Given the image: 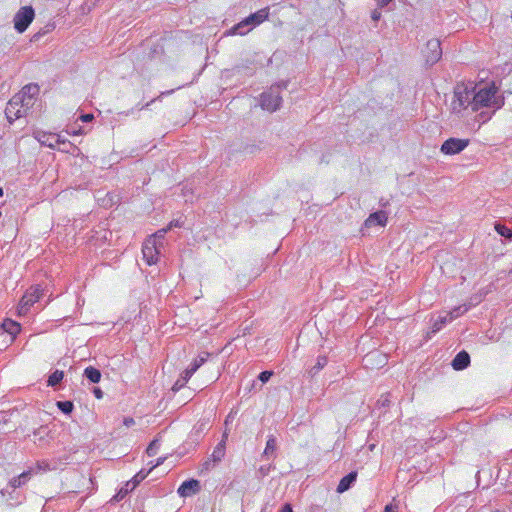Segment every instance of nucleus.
Returning <instances> with one entry per match:
<instances>
[{"label": "nucleus", "instance_id": "1", "mask_svg": "<svg viewBox=\"0 0 512 512\" xmlns=\"http://www.w3.org/2000/svg\"><path fill=\"white\" fill-rule=\"evenodd\" d=\"M472 111L477 112L481 109H491V112H481L480 120L484 123L491 119L492 115L504 106L505 99L501 95L498 87L494 83L477 84L472 87Z\"/></svg>", "mask_w": 512, "mask_h": 512}, {"label": "nucleus", "instance_id": "2", "mask_svg": "<svg viewBox=\"0 0 512 512\" xmlns=\"http://www.w3.org/2000/svg\"><path fill=\"white\" fill-rule=\"evenodd\" d=\"M39 87L37 84H28L15 94L7 103L5 115L10 123L28 114L34 106Z\"/></svg>", "mask_w": 512, "mask_h": 512}, {"label": "nucleus", "instance_id": "3", "mask_svg": "<svg viewBox=\"0 0 512 512\" xmlns=\"http://www.w3.org/2000/svg\"><path fill=\"white\" fill-rule=\"evenodd\" d=\"M473 88L466 85H457L454 89L451 101L452 113L463 116L464 112L470 108L472 110Z\"/></svg>", "mask_w": 512, "mask_h": 512}, {"label": "nucleus", "instance_id": "4", "mask_svg": "<svg viewBox=\"0 0 512 512\" xmlns=\"http://www.w3.org/2000/svg\"><path fill=\"white\" fill-rule=\"evenodd\" d=\"M282 103V97L280 96V87L272 86L268 91L263 92L260 97V105L262 109L269 112H274L279 109Z\"/></svg>", "mask_w": 512, "mask_h": 512}, {"label": "nucleus", "instance_id": "5", "mask_svg": "<svg viewBox=\"0 0 512 512\" xmlns=\"http://www.w3.org/2000/svg\"><path fill=\"white\" fill-rule=\"evenodd\" d=\"M163 247L162 242L155 241V237H148L142 246L143 259L148 265L156 264L160 254V248Z\"/></svg>", "mask_w": 512, "mask_h": 512}, {"label": "nucleus", "instance_id": "6", "mask_svg": "<svg viewBox=\"0 0 512 512\" xmlns=\"http://www.w3.org/2000/svg\"><path fill=\"white\" fill-rule=\"evenodd\" d=\"M42 296V290L40 286H32L22 296L18 305V314L26 315L30 307L36 303Z\"/></svg>", "mask_w": 512, "mask_h": 512}, {"label": "nucleus", "instance_id": "7", "mask_svg": "<svg viewBox=\"0 0 512 512\" xmlns=\"http://www.w3.org/2000/svg\"><path fill=\"white\" fill-rule=\"evenodd\" d=\"M35 16L34 10L31 6H24L19 9L15 14L13 22L14 28L17 32L23 33L31 24Z\"/></svg>", "mask_w": 512, "mask_h": 512}, {"label": "nucleus", "instance_id": "8", "mask_svg": "<svg viewBox=\"0 0 512 512\" xmlns=\"http://www.w3.org/2000/svg\"><path fill=\"white\" fill-rule=\"evenodd\" d=\"M469 139L449 138L443 142L440 151L444 155H456L461 153L469 145Z\"/></svg>", "mask_w": 512, "mask_h": 512}, {"label": "nucleus", "instance_id": "9", "mask_svg": "<svg viewBox=\"0 0 512 512\" xmlns=\"http://www.w3.org/2000/svg\"><path fill=\"white\" fill-rule=\"evenodd\" d=\"M21 326L18 322L6 319L3 321L0 327V338L3 337V342L11 344L16 339V336L20 333Z\"/></svg>", "mask_w": 512, "mask_h": 512}, {"label": "nucleus", "instance_id": "10", "mask_svg": "<svg viewBox=\"0 0 512 512\" xmlns=\"http://www.w3.org/2000/svg\"><path fill=\"white\" fill-rule=\"evenodd\" d=\"M423 53L427 64L433 65L438 62L442 56L440 41L438 39L428 40Z\"/></svg>", "mask_w": 512, "mask_h": 512}, {"label": "nucleus", "instance_id": "11", "mask_svg": "<svg viewBox=\"0 0 512 512\" xmlns=\"http://www.w3.org/2000/svg\"><path fill=\"white\" fill-rule=\"evenodd\" d=\"M228 437L227 431L223 433L222 440L215 446L211 458L204 462L203 467L206 470H209L216 463L220 462L226 453V440Z\"/></svg>", "mask_w": 512, "mask_h": 512}, {"label": "nucleus", "instance_id": "12", "mask_svg": "<svg viewBox=\"0 0 512 512\" xmlns=\"http://www.w3.org/2000/svg\"><path fill=\"white\" fill-rule=\"evenodd\" d=\"M200 490V482L195 479L184 481L178 488L177 493L181 497H190Z\"/></svg>", "mask_w": 512, "mask_h": 512}, {"label": "nucleus", "instance_id": "13", "mask_svg": "<svg viewBox=\"0 0 512 512\" xmlns=\"http://www.w3.org/2000/svg\"><path fill=\"white\" fill-rule=\"evenodd\" d=\"M388 216L385 211H377L369 215V217L365 220L364 225L367 228L373 226H381L384 227L387 224Z\"/></svg>", "mask_w": 512, "mask_h": 512}, {"label": "nucleus", "instance_id": "14", "mask_svg": "<svg viewBox=\"0 0 512 512\" xmlns=\"http://www.w3.org/2000/svg\"><path fill=\"white\" fill-rule=\"evenodd\" d=\"M35 138L44 146L51 149H56L58 134L38 131L35 133Z\"/></svg>", "mask_w": 512, "mask_h": 512}, {"label": "nucleus", "instance_id": "15", "mask_svg": "<svg viewBox=\"0 0 512 512\" xmlns=\"http://www.w3.org/2000/svg\"><path fill=\"white\" fill-rule=\"evenodd\" d=\"M252 30L249 21L247 18L243 19L236 25L232 26L227 32L226 35H241L244 36L248 34Z\"/></svg>", "mask_w": 512, "mask_h": 512}, {"label": "nucleus", "instance_id": "16", "mask_svg": "<svg viewBox=\"0 0 512 512\" xmlns=\"http://www.w3.org/2000/svg\"><path fill=\"white\" fill-rule=\"evenodd\" d=\"M268 16H269V8H263V9L258 10L255 13H252L251 15H249L246 18L249 21L250 26L253 29L254 27L263 23L268 18Z\"/></svg>", "mask_w": 512, "mask_h": 512}, {"label": "nucleus", "instance_id": "17", "mask_svg": "<svg viewBox=\"0 0 512 512\" xmlns=\"http://www.w3.org/2000/svg\"><path fill=\"white\" fill-rule=\"evenodd\" d=\"M268 16H269V8H263V9L258 10L255 13H252L251 15H249L246 18L249 21L250 26L253 29L254 27L263 23L268 18Z\"/></svg>", "mask_w": 512, "mask_h": 512}, {"label": "nucleus", "instance_id": "18", "mask_svg": "<svg viewBox=\"0 0 512 512\" xmlns=\"http://www.w3.org/2000/svg\"><path fill=\"white\" fill-rule=\"evenodd\" d=\"M470 364V356L466 351L459 352L452 361V367L459 371L467 368Z\"/></svg>", "mask_w": 512, "mask_h": 512}, {"label": "nucleus", "instance_id": "19", "mask_svg": "<svg viewBox=\"0 0 512 512\" xmlns=\"http://www.w3.org/2000/svg\"><path fill=\"white\" fill-rule=\"evenodd\" d=\"M356 478H357V473L356 472H350L349 474H347L346 476H344L338 486H337V492L338 493H343L345 491H347L351 485L356 481Z\"/></svg>", "mask_w": 512, "mask_h": 512}, {"label": "nucleus", "instance_id": "20", "mask_svg": "<svg viewBox=\"0 0 512 512\" xmlns=\"http://www.w3.org/2000/svg\"><path fill=\"white\" fill-rule=\"evenodd\" d=\"M276 449H277L276 437L274 435H269L267 442H266L265 449L263 451V456L268 457V458L274 457Z\"/></svg>", "mask_w": 512, "mask_h": 512}, {"label": "nucleus", "instance_id": "21", "mask_svg": "<svg viewBox=\"0 0 512 512\" xmlns=\"http://www.w3.org/2000/svg\"><path fill=\"white\" fill-rule=\"evenodd\" d=\"M452 322L451 318L447 315V313L443 315H439V317L433 322L431 326V332L433 334L439 332L447 323Z\"/></svg>", "mask_w": 512, "mask_h": 512}, {"label": "nucleus", "instance_id": "22", "mask_svg": "<svg viewBox=\"0 0 512 512\" xmlns=\"http://www.w3.org/2000/svg\"><path fill=\"white\" fill-rule=\"evenodd\" d=\"M84 376L92 383H98L101 380L100 370L93 366H88L85 368Z\"/></svg>", "mask_w": 512, "mask_h": 512}, {"label": "nucleus", "instance_id": "23", "mask_svg": "<svg viewBox=\"0 0 512 512\" xmlns=\"http://www.w3.org/2000/svg\"><path fill=\"white\" fill-rule=\"evenodd\" d=\"M49 434L48 428L45 426H41L34 430V442L38 443L39 445H42L46 443V438Z\"/></svg>", "mask_w": 512, "mask_h": 512}, {"label": "nucleus", "instance_id": "24", "mask_svg": "<svg viewBox=\"0 0 512 512\" xmlns=\"http://www.w3.org/2000/svg\"><path fill=\"white\" fill-rule=\"evenodd\" d=\"M150 473V470H140L129 482H127L126 487H130V490H133L141 481H143L148 474Z\"/></svg>", "mask_w": 512, "mask_h": 512}, {"label": "nucleus", "instance_id": "25", "mask_svg": "<svg viewBox=\"0 0 512 512\" xmlns=\"http://www.w3.org/2000/svg\"><path fill=\"white\" fill-rule=\"evenodd\" d=\"M210 353L201 352L197 358L193 360L191 365L189 366L193 372H196L209 358Z\"/></svg>", "mask_w": 512, "mask_h": 512}, {"label": "nucleus", "instance_id": "26", "mask_svg": "<svg viewBox=\"0 0 512 512\" xmlns=\"http://www.w3.org/2000/svg\"><path fill=\"white\" fill-rule=\"evenodd\" d=\"M30 474H31L30 471H25V472L21 473L18 477H15L10 480V486L12 488L21 487L23 484H25L28 481Z\"/></svg>", "mask_w": 512, "mask_h": 512}, {"label": "nucleus", "instance_id": "27", "mask_svg": "<svg viewBox=\"0 0 512 512\" xmlns=\"http://www.w3.org/2000/svg\"><path fill=\"white\" fill-rule=\"evenodd\" d=\"M469 309H470L469 305L463 304V305H459V306L453 308L451 311L446 312V313L453 321L454 319L458 318L459 316L465 314Z\"/></svg>", "mask_w": 512, "mask_h": 512}, {"label": "nucleus", "instance_id": "28", "mask_svg": "<svg viewBox=\"0 0 512 512\" xmlns=\"http://www.w3.org/2000/svg\"><path fill=\"white\" fill-rule=\"evenodd\" d=\"M327 357L326 356H318L316 364L310 369L309 373L311 376H315L319 371H321L327 365Z\"/></svg>", "mask_w": 512, "mask_h": 512}, {"label": "nucleus", "instance_id": "29", "mask_svg": "<svg viewBox=\"0 0 512 512\" xmlns=\"http://www.w3.org/2000/svg\"><path fill=\"white\" fill-rule=\"evenodd\" d=\"M64 377L63 371L55 370L48 378V385L49 386H56L59 384Z\"/></svg>", "mask_w": 512, "mask_h": 512}, {"label": "nucleus", "instance_id": "30", "mask_svg": "<svg viewBox=\"0 0 512 512\" xmlns=\"http://www.w3.org/2000/svg\"><path fill=\"white\" fill-rule=\"evenodd\" d=\"M160 448V442L159 439H154L151 441V443L148 445L146 449V453L149 457L155 456Z\"/></svg>", "mask_w": 512, "mask_h": 512}, {"label": "nucleus", "instance_id": "31", "mask_svg": "<svg viewBox=\"0 0 512 512\" xmlns=\"http://www.w3.org/2000/svg\"><path fill=\"white\" fill-rule=\"evenodd\" d=\"M495 230L497 231V233L505 238H510L512 236V231L510 228H508L507 226L505 225H502V224H499L497 223L495 225Z\"/></svg>", "mask_w": 512, "mask_h": 512}, {"label": "nucleus", "instance_id": "32", "mask_svg": "<svg viewBox=\"0 0 512 512\" xmlns=\"http://www.w3.org/2000/svg\"><path fill=\"white\" fill-rule=\"evenodd\" d=\"M57 407L65 414H69L73 410V403L70 401H58Z\"/></svg>", "mask_w": 512, "mask_h": 512}, {"label": "nucleus", "instance_id": "33", "mask_svg": "<svg viewBox=\"0 0 512 512\" xmlns=\"http://www.w3.org/2000/svg\"><path fill=\"white\" fill-rule=\"evenodd\" d=\"M57 150L61 151V152H65V153H71L72 150L76 149V146L71 143L70 141L66 140L63 145H58V147H56Z\"/></svg>", "mask_w": 512, "mask_h": 512}, {"label": "nucleus", "instance_id": "34", "mask_svg": "<svg viewBox=\"0 0 512 512\" xmlns=\"http://www.w3.org/2000/svg\"><path fill=\"white\" fill-rule=\"evenodd\" d=\"M167 231H168V228H162V229L158 230L157 232H155L150 237H155V241L163 243V239H164Z\"/></svg>", "mask_w": 512, "mask_h": 512}, {"label": "nucleus", "instance_id": "35", "mask_svg": "<svg viewBox=\"0 0 512 512\" xmlns=\"http://www.w3.org/2000/svg\"><path fill=\"white\" fill-rule=\"evenodd\" d=\"M273 375V372L272 371H263L259 374L258 376V379L262 382V383H266L269 381V379L271 378V376Z\"/></svg>", "mask_w": 512, "mask_h": 512}, {"label": "nucleus", "instance_id": "36", "mask_svg": "<svg viewBox=\"0 0 512 512\" xmlns=\"http://www.w3.org/2000/svg\"><path fill=\"white\" fill-rule=\"evenodd\" d=\"M66 133L72 136L76 135H82L85 133L84 129L82 127L79 128H69L66 130Z\"/></svg>", "mask_w": 512, "mask_h": 512}, {"label": "nucleus", "instance_id": "37", "mask_svg": "<svg viewBox=\"0 0 512 512\" xmlns=\"http://www.w3.org/2000/svg\"><path fill=\"white\" fill-rule=\"evenodd\" d=\"M195 372H193L191 370L190 367H188L182 374H181V378L183 380V383H186L188 382V380L192 377V375L194 374Z\"/></svg>", "mask_w": 512, "mask_h": 512}, {"label": "nucleus", "instance_id": "38", "mask_svg": "<svg viewBox=\"0 0 512 512\" xmlns=\"http://www.w3.org/2000/svg\"><path fill=\"white\" fill-rule=\"evenodd\" d=\"M165 459H166V457H159L155 462H150V463H149V464L151 465V466H150V468H149L150 472H151L154 468H156V467L160 466L161 464H163V463H164V461H165Z\"/></svg>", "mask_w": 512, "mask_h": 512}, {"label": "nucleus", "instance_id": "39", "mask_svg": "<svg viewBox=\"0 0 512 512\" xmlns=\"http://www.w3.org/2000/svg\"><path fill=\"white\" fill-rule=\"evenodd\" d=\"M94 118L93 114H83L79 117L82 122H90Z\"/></svg>", "mask_w": 512, "mask_h": 512}, {"label": "nucleus", "instance_id": "40", "mask_svg": "<svg viewBox=\"0 0 512 512\" xmlns=\"http://www.w3.org/2000/svg\"><path fill=\"white\" fill-rule=\"evenodd\" d=\"M123 424L126 426V427H130L132 425L135 424V420L134 418L132 417H125L124 420H123Z\"/></svg>", "mask_w": 512, "mask_h": 512}, {"label": "nucleus", "instance_id": "41", "mask_svg": "<svg viewBox=\"0 0 512 512\" xmlns=\"http://www.w3.org/2000/svg\"><path fill=\"white\" fill-rule=\"evenodd\" d=\"M371 18L373 21H378L381 18V12L377 9L373 10L371 13Z\"/></svg>", "mask_w": 512, "mask_h": 512}, {"label": "nucleus", "instance_id": "42", "mask_svg": "<svg viewBox=\"0 0 512 512\" xmlns=\"http://www.w3.org/2000/svg\"><path fill=\"white\" fill-rule=\"evenodd\" d=\"M384 512H398L397 506H395L393 504H388L385 506Z\"/></svg>", "mask_w": 512, "mask_h": 512}, {"label": "nucleus", "instance_id": "43", "mask_svg": "<svg viewBox=\"0 0 512 512\" xmlns=\"http://www.w3.org/2000/svg\"><path fill=\"white\" fill-rule=\"evenodd\" d=\"M184 384H185V383H183L182 378H180V379H178V380L175 382V384H174V386H173V389H174V390H179L181 387H183V386H184Z\"/></svg>", "mask_w": 512, "mask_h": 512}, {"label": "nucleus", "instance_id": "44", "mask_svg": "<svg viewBox=\"0 0 512 512\" xmlns=\"http://www.w3.org/2000/svg\"><path fill=\"white\" fill-rule=\"evenodd\" d=\"M376 1H377L378 7L383 8V7L387 6L392 0H376Z\"/></svg>", "mask_w": 512, "mask_h": 512}, {"label": "nucleus", "instance_id": "45", "mask_svg": "<svg viewBox=\"0 0 512 512\" xmlns=\"http://www.w3.org/2000/svg\"><path fill=\"white\" fill-rule=\"evenodd\" d=\"M93 393L97 399H101L103 397V392L100 388H94Z\"/></svg>", "mask_w": 512, "mask_h": 512}, {"label": "nucleus", "instance_id": "46", "mask_svg": "<svg viewBox=\"0 0 512 512\" xmlns=\"http://www.w3.org/2000/svg\"><path fill=\"white\" fill-rule=\"evenodd\" d=\"M173 227H181V223L179 222V220L171 221L167 228L168 230H170Z\"/></svg>", "mask_w": 512, "mask_h": 512}, {"label": "nucleus", "instance_id": "47", "mask_svg": "<svg viewBox=\"0 0 512 512\" xmlns=\"http://www.w3.org/2000/svg\"><path fill=\"white\" fill-rule=\"evenodd\" d=\"M280 512H293V511H292V508H291V506H290L289 504H285V505L281 508Z\"/></svg>", "mask_w": 512, "mask_h": 512}, {"label": "nucleus", "instance_id": "48", "mask_svg": "<svg viewBox=\"0 0 512 512\" xmlns=\"http://www.w3.org/2000/svg\"><path fill=\"white\" fill-rule=\"evenodd\" d=\"M378 402H379L382 406H388V405H389V400H388V398H387V397H385L384 399H382V398H381Z\"/></svg>", "mask_w": 512, "mask_h": 512}, {"label": "nucleus", "instance_id": "49", "mask_svg": "<svg viewBox=\"0 0 512 512\" xmlns=\"http://www.w3.org/2000/svg\"><path fill=\"white\" fill-rule=\"evenodd\" d=\"M259 471L261 472V474H262L263 476H265V475H267V474H268V472H269V467H267V468H266V467H263V466H262V467L259 469Z\"/></svg>", "mask_w": 512, "mask_h": 512}, {"label": "nucleus", "instance_id": "50", "mask_svg": "<svg viewBox=\"0 0 512 512\" xmlns=\"http://www.w3.org/2000/svg\"><path fill=\"white\" fill-rule=\"evenodd\" d=\"M65 141L66 139H64L61 135L58 134L57 145H63Z\"/></svg>", "mask_w": 512, "mask_h": 512}, {"label": "nucleus", "instance_id": "51", "mask_svg": "<svg viewBox=\"0 0 512 512\" xmlns=\"http://www.w3.org/2000/svg\"><path fill=\"white\" fill-rule=\"evenodd\" d=\"M377 354L376 353H369L365 356L364 360L365 361H369L371 360L372 358H374V356H376Z\"/></svg>", "mask_w": 512, "mask_h": 512}, {"label": "nucleus", "instance_id": "52", "mask_svg": "<svg viewBox=\"0 0 512 512\" xmlns=\"http://www.w3.org/2000/svg\"><path fill=\"white\" fill-rule=\"evenodd\" d=\"M128 490H130V487H127L125 490H119V493L124 494L127 493Z\"/></svg>", "mask_w": 512, "mask_h": 512}, {"label": "nucleus", "instance_id": "53", "mask_svg": "<svg viewBox=\"0 0 512 512\" xmlns=\"http://www.w3.org/2000/svg\"><path fill=\"white\" fill-rule=\"evenodd\" d=\"M128 490H130V487H127L125 490H119V493L124 494L127 493Z\"/></svg>", "mask_w": 512, "mask_h": 512}, {"label": "nucleus", "instance_id": "54", "mask_svg": "<svg viewBox=\"0 0 512 512\" xmlns=\"http://www.w3.org/2000/svg\"><path fill=\"white\" fill-rule=\"evenodd\" d=\"M128 490H130V487H127L125 490H119V493L124 494L127 493Z\"/></svg>", "mask_w": 512, "mask_h": 512}, {"label": "nucleus", "instance_id": "55", "mask_svg": "<svg viewBox=\"0 0 512 512\" xmlns=\"http://www.w3.org/2000/svg\"><path fill=\"white\" fill-rule=\"evenodd\" d=\"M172 92H173V90L166 91V92H162V93H161V96H163V95H169V94H171Z\"/></svg>", "mask_w": 512, "mask_h": 512}, {"label": "nucleus", "instance_id": "56", "mask_svg": "<svg viewBox=\"0 0 512 512\" xmlns=\"http://www.w3.org/2000/svg\"><path fill=\"white\" fill-rule=\"evenodd\" d=\"M229 418H230V415H228V417L226 418V420H225V424H228V422H230V419H229Z\"/></svg>", "mask_w": 512, "mask_h": 512}, {"label": "nucleus", "instance_id": "57", "mask_svg": "<svg viewBox=\"0 0 512 512\" xmlns=\"http://www.w3.org/2000/svg\"><path fill=\"white\" fill-rule=\"evenodd\" d=\"M2 196H3V189L0 188V197H2Z\"/></svg>", "mask_w": 512, "mask_h": 512}]
</instances>
